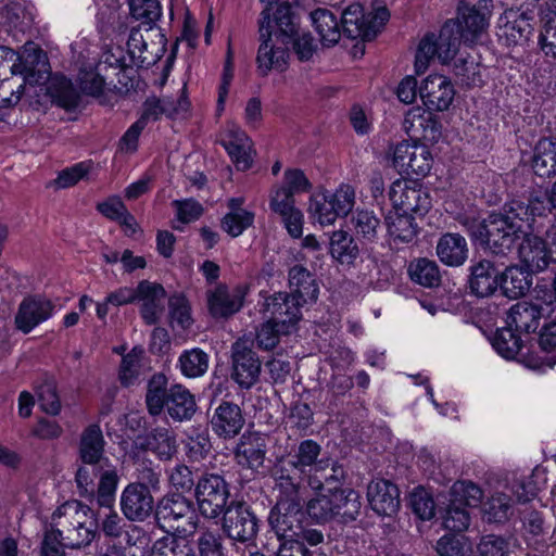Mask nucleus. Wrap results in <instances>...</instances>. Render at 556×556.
I'll return each mask as SVG.
<instances>
[{
	"mask_svg": "<svg viewBox=\"0 0 556 556\" xmlns=\"http://www.w3.org/2000/svg\"><path fill=\"white\" fill-rule=\"evenodd\" d=\"M178 367L187 378L201 377L208 368V355L198 348L186 350L178 358Z\"/></svg>",
	"mask_w": 556,
	"mask_h": 556,
	"instance_id": "49",
	"label": "nucleus"
},
{
	"mask_svg": "<svg viewBox=\"0 0 556 556\" xmlns=\"http://www.w3.org/2000/svg\"><path fill=\"white\" fill-rule=\"evenodd\" d=\"M352 224L356 236L367 241L376 239L380 222L372 212L367 210L357 211L353 215Z\"/></svg>",
	"mask_w": 556,
	"mask_h": 556,
	"instance_id": "60",
	"label": "nucleus"
},
{
	"mask_svg": "<svg viewBox=\"0 0 556 556\" xmlns=\"http://www.w3.org/2000/svg\"><path fill=\"white\" fill-rule=\"evenodd\" d=\"M311 18L324 46H333L339 42L342 26L341 21L338 20V14L327 9H317L312 12Z\"/></svg>",
	"mask_w": 556,
	"mask_h": 556,
	"instance_id": "38",
	"label": "nucleus"
},
{
	"mask_svg": "<svg viewBox=\"0 0 556 556\" xmlns=\"http://www.w3.org/2000/svg\"><path fill=\"white\" fill-rule=\"evenodd\" d=\"M413 511L422 520H430L435 515V503L431 494L424 488H416L409 496Z\"/></svg>",
	"mask_w": 556,
	"mask_h": 556,
	"instance_id": "63",
	"label": "nucleus"
},
{
	"mask_svg": "<svg viewBox=\"0 0 556 556\" xmlns=\"http://www.w3.org/2000/svg\"><path fill=\"white\" fill-rule=\"evenodd\" d=\"M53 308L51 301L45 298H26L18 306L15 315V326L23 333H29L38 325L48 320L53 315Z\"/></svg>",
	"mask_w": 556,
	"mask_h": 556,
	"instance_id": "25",
	"label": "nucleus"
},
{
	"mask_svg": "<svg viewBox=\"0 0 556 556\" xmlns=\"http://www.w3.org/2000/svg\"><path fill=\"white\" fill-rule=\"evenodd\" d=\"M532 168L539 177L556 175V140L542 138L533 150Z\"/></svg>",
	"mask_w": 556,
	"mask_h": 556,
	"instance_id": "41",
	"label": "nucleus"
},
{
	"mask_svg": "<svg viewBox=\"0 0 556 556\" xmlns=\"http://www.w3.org/2000/svg\"><path fill=\"white\" fill-rule=\"evenodd\" d=\"M243 197L230 198L227 201L228 212L220 220L222 229L232 238L241 236L254 225L255 212L244 207Z\"/></svg>",
	"mask_w": 556,
	"mask_h": 556,
	"instance_id": "29",
	"label": "nucleus"
},
{
	"mask_svg": "<svg viewBox=\"0 0 556 556\" xmlns=\"http://www.w3.org/2000/svg\"><path fill=\"white\" fill-rule=\"evenodd\" d=\"M455 93L451 79L441 74L428 75L419 86V96L425 106L438 112L450 109Z\"/></svg>",
	"mask_w": 556,
	"mask_h": 556,
	"instance_id": "19",
	"label": "nucleus"
},
{
	"mask_svg": "<svg viewBox=\"0 0 556 556\" xmlns=\"http://www.w3.org/2000/svg\"><path fill=\"white\" fill-rule=\"evenodd\" d=\"M290 296L302 304L316 302L319 287L313 275L302 266H294L289 271Z\"/></svg>",
	"mask_w": 556,
	"mask_h": 556,
	"instance_id": "32",
	"label": "nucleus"
},
{
	"mask_svg": "<svg viewBox=\"0 0 556 556\" xmlns=\"http://www.w3.org/2000/svg\"><path fill=\"white\" fill-rule=\"evenodd\" d=\"M331 200L328 198V189L319 188L308 199L307 214L313 223L320 226H331L338 219L333 211Z\"/></svg>",
	"mask_w": 556,
	"mask_h": 556,
	"instance_id": "42",
	"label": "nucleus"
},
{
	"mask_svg": "<svg viewBox=\"0 0 556 556\" xmlns=\"http://www.w3.org/2000/svg\"><path fill=\"white\" fill-rule=\"evenodd\" d=\"M232 378L242 388H251L258 379L261 363L256 354L244 346L242 342H236L232 346Z\"/></svg>",
	"mask_w": 556,
	"mask_h": 556,
	"instance_id": "26",
	"label": "nucleus"
},
{
	"mask_svg": "<svg viewBox=\"0 0 556 556\" xmlns=\"http://www.w3.org/2000/svg\"><path fill=\"white\" fill-rule=\"evenodd\" d=\"M321 446L314 440L307 439L299 443V445L286 457L279 459L274 469V475L280 466L287 468L290 477V469L298 471L302 476L316 477L318 472L326 470L330 463L329 458L320 457Z\"/></svg>",
	"mask_w": 556,
	"mask_h": 556,
	"instance_id": "12",
	"label": "nucleus"
},
{
	"mask_svg": "<svg viewBox=\"0 0 556 556\" xmlns=\"http://www.w3.org/2000/svg\"><path fill=\"white\" fill-rule=\"evenodd\" d=\"M501 275L492 262L483 260L471 266L469 286L478 296H489L500 287Z\"/></svg>",
	"mask_w": 556,
	"mask_h": 556,
	"instance_id": "33",
	"label": "nucleus"
},
{
	"mask_svg": "<svg viewBox=\"0 0 556 556\" xmlns=\"http://www.w3.org/2000/svg\"><path fill=\"white\" fill-rule=\"evenodd\" d=\"M393 210L425 215L431 208V197L426 187L417 180L400 178L393 181L389 193Z\"/></svg>",
	"mask_w": 556,
	"mask_h": 556,
	"instance_id": "11",
	"label": "nucleus"
},
{
	"mask_svg": "<svg viewBox=\"0 0 556 556\" xmlns=\"http://www.w3.org/2000/svg\"><path fill=\"white\" fill-rule=\"evenodd\" d=\"M17 73L29 87L39 85L49 77V63L47 54L33 42L24 45L17 53Z\"/></svg>",
	"mask_w": 556,
	"mask_h": 556,
	"instance_id": "21",
	"label": "nucleus"
},
{
	"mask_svg": "<svg viewBox=\"0 0 556 556\" xmlns=\"http://www.w3.org/2000/svg\"><path fill=\"white\" fill-rule=\"evenodd\" d=\"M105 441L102 430L98 425L88 426L81 433L79 442V455L86 464H103L106 458H103Z\"/></svg>",
	"mask_w": 556,
	"mask_h": 556,
	"instance_id": "37",
	"label": "nucleus"
},
{
	"mask_svg": "<svg viewBox=\"0 0 556 556\" xmlns=\"http://www.w3.org/2000/svg\"><path fill=\"white\" fill-rule=\"evenodd\" d=\"M169 318L172 325L186 330L193 324L191 306L188 299L181 294L176 293L168 299Z\"/></svg>",
	"mask_w": 556,
	"mask_h": 556,
	"instance_id": "56",
	"label": "nucleus"
},
{
	"mask_svg": "<svg viewBox=\"0 0 556 556\" xmlns=\"http://www.w3.org/2000/svg\"><path fill=\"white\" fill-rule=\"evenodd\" d=\"M389 18L390 13L384 5L376 7L372 15H366L359 3H353L341 13L342 31L349 38L368 40L377 35Z\"/></svg>",
	"mask_w": 556,
	"mask_h": 556,
	"instance_id": "8",
	"label": "nucleus"
},
{
	"mask_svg": "<svg viewBox=\"0 0 556 556\" xmlns=\"http://www.w3.org/2000/svg\"><path fill=\"white\" fill-rule=\"evenodd\" d=\"M229 496V486L219 475H205L195 485L199 510L206 518H217L225 514Z\"/></svg>",
	"mask_w": 556,
	"mask_h": 556,
	"instance_id": "10",
	"label": "nucleus"
},
{
	"mask_svg": "<svg viewBox=\"0 0 556 556\" xmlns=\"http://www.w3.org/2000/svg\"><path fill=\"white\" fill-rule=\"evenodd\" d=\"M47 91L52 101L65 110H72L78 105L79 96L71 80L64 76L52 77L47 87Z\"/></svg>",
	"mask_w": 556,
	"mask_h": 556,
	"instance_id": "45",
	"label": "nucleus"
},
{
	"mask_svg": "<svg viewBox=\"0 0 556 556\" xmlns=\"http://www.w3.org/2000/svg\"><path fill=\"white\" fill-rule=\"evenodd\" d=\"M481 498V489L470 481H457L451 489V501L465 507L477 506Z\"/></svg>",
	"mask_w": 556,
	"mask_h": 556,
	"instance_id": "58",
	"label": "nucleus"
},
{
	"mask_svg": "<svg viewBox=\"0 0 556 556\" xmlns=\"http://www.w3.org/2000/svg\"><path fill=\"white\" fill-rule=\"evenodd\" d=\"M27 86L29 85L22 78H0V106L5 108L16 104Z\"/></svg>",
	"mask_w": 556,
	"mask_h": 556,
	"instance_id": "64",
	"label": "nucleus"
},
{
	"mask_svg": "<svg viewBox=\"0 0 556 556\" xmlns=\"http://www.w3.org/2000/svg\"><path fill=\"white\" fill-rule=\"evenodd\" d=\"M29 22L24 8L18 3H10L0 12V27L14 36L16 33H24Z\"/></svg>",
	"mask_w": 556,
	"mask_h": 556,
	"instance_id": "55",
	"label": "nucleus"
},
{
	"mask_svg": "<svg viewBox=\"0 0 556 556\" xmlns=\"http://www.w3.org/2000/svg\"><path fill=\"white\" fill-rule=\"evenodd\" d=\"M142 354V349L134 348L128 354L123 356L119 369V379L122 384L128 387L134 384L138 379Z\"/></svg>",
	"mask_w": 556,
	"mask_h": 556,
	"instance_id": "61",
	"label": "nucleus"
},
{
	"mask_svg": "<svg viewBox=\"0 0 556 556\" xmlns=\"http://www.w3.org/2000/svg\"><path fill=\"white\" fill-rule=\"evenodd\" d=\"M437 254L443 264L455 267L460 266L468 256L467 242L458 233H445L438 241Z\"/></svg>",
	"mask_w": 556,
	"mask_h": 556,
	"instance_id": "35",
	"label": "nucleus"
},
{
	"mask_svg": "<svg viewBox=\"0 0 556 556\" xmlns=\"http://www.w3.org/2000/svg\"><path fill=\"white\" fill-rule=\"evenodd\" d=\"M510 507V498L507 495L495 493L484 504V518L489 522H503L508 519Z\"/></svg>",
	"mask_w": 556,
	"mask_h": 556,
	"instance_id": "62",
	"label": "nucleus"
},
{
	"mask_svg": "<svg viewBox=\"0 0 556 556\" xmlns=\"http://www.w3.org/2000/svg\"><path fill=\"white\" fill-rule=\"evenodd\" d=\"M146 556H195L192 546L182 538L167 534L155 540Z\"/></svg>",
	"mask_w": 556,
	"mask_h": 556,
	"instance_id": "44",
	"label": "nucleus"
},
{
	"mask_svg": "<svg viewBox=\"0 0 556 556\" xmlns=\"http://www.w3.org/2000/svg\"><path fill=\"white\" fill-rule=\"evenodd\" d=\"M542 313L541 308L528 302H519L510 307L507 313L506 324L515 331L532 332L539 327Z\"/></svg>",
	"mask_w": 556,
	"mask_h": 556,
	"instance_id": "36",
	"label": "nucleus"
},
{
	"mask_svg": "<svg viewBox=\"0 0 556 556\" xmlns=\"http://www.w3.org/2000/svg\"><path fill=\"white\" fill-rule=\"evenodd\" d=\"M491 342L493 349L506 359L515 358L521 349V340L510 326L498 329Z\"/></svg>",
	"mask_w": 556,
	"mask_h": 556,
	"instance_id": "53",
	"label": "nucleus"
},
{
	"mask_svg": "<svg viewBox=\"0 0 556 556\" xmlns=\"http://www.w3.org/2000/svg\"><path fill=\"white\" fill-rule=\"evenodd\" d=\"M161 528L182 535L192 534L198 528V516L189 500L180 494L164 497L156 509Z\"/></svg>",
	"mask_w": 556,
	"mask_h": 556,
	"instance_id": "7",
	"label": "nucleus"
},
{
	"mask_svg": "<svg viewBox=\"0 0 556 556\" xmlns=\"http://www.w3.org/2000/svg\"><path fill=\"white\" fill-rule=\"evenodd\" d=\"M169 388L163 374H155L148 382L146 402L150 414L159 415L167 404Z\"/></svg>",
	"mask_w": 556,
	"mask_h": 556,
	"instance_id": "47",
	"label": "nucleus"
},
{
	"mask_svg": "<svg viewBox=\"0 0 556 556\" xmlns=\"http://www.w3.org/2000/svg\"><path fill=\"white\" fill-rule=\"evenodd\" d=\"M498 40L508 47L525 45L532 35L533 27L528 13L519 9H507L496 23Z\"/></svg>",
	"mask_w": 556,
	"mask_h": 556,
	"instance_id": "17",
	"label": "nucleus"
},
{
	"mask_svg": "<svg viewBox=\"0 0 556 556\" xmlns=\"http://www.w3.org/2000/svg\"><path fill=\"white\" fill-rule=\"evenodd\" d=\"M328 198L338 218L346 217L356 204V190L351 184L341 182L333 191L328 190Z\"/></svg>",
	"mask_w": 556,
	"mask_h": 556,
	"instance_id": "54",
	"label": "nucleus"
},
{
	"mask_svg": "<svg viewBox=\"0 0 556 556\" xmlns=\"http://www.w3.org/2000/svg\"><path fill=\"white\" fill-rule=\"evenodd\" d=\"M153 506L150 490L140 483H129L122 492L121 508L128 520H144L152 513Z\"/></svg>",
	"mask_w": 556,
	"mask_h": 556,
	"instance_id": "24",
	"label": "nucleus"
},
{
	"mask_svg": "<svg viewBox=\"0 0 556 556\" xmlns=\"http://www.w3.org/2000/svg\"><path fill=\"white\" fill-rule=\"evenodd\" d=\"M56 526L66 529L63 535L64 545L68 548H80L90 544L96 534V522L92 510L77 501H70L56 508L52 515Z\"/></svg>",
	"mask_w": 556,
	"mask_h": 556,
	"instance_id": "5",
	"label": "nucleus"
},
{
	"mask_svg": "<svg viewBox=\"0 0 556 556\" xmlns=\"http://www.w3.org/2000/svg\"><path fill=\"white\" fill-rule=\"evenodd\" d=\"M329 252L341 265H352L358 257L359 249L348 231L339 229L331 232Z\"/></svg>",
	"mask_w": 556,
	"mask_h": 556,
	"instance_id": "43",
	"label": "nucleus"
},
{
	"mask_svg": "<svg viewBox=\"0 0 556 556\" xmlns=\"http://www.w3.org/2000/svg\"><path fill=\"white\" fill-rule=\"evenodd\" d=\"M166 409L168 415L178 421L189 420L197 410L194 396L182 384H173L169 388Z\"/></svg>",
	"mask_w": 556,
	"mask_h": 556,
	"instance_id": "34",
	"label": "nucleus"
},
{
	"mask_svg": "<svg viewBox=\"0 0 556 556\" xmlns=\"http://www.w3.org/2000/svg\"><path fill=\"white\" fill-rule=\"evenodd\" d=\"M166 291L162 285L142 280L138 283V298L140 314L148 325L159 323L164 314V301Z\"/></svg>",
	"mask_w": 556,
	"mask_h": 556,
	"instance_id": "27",
	"label": "nucleus"
},
{
	"mask_svg": "<svg viewBox=\"0 0 556 556\" xmlns=\"http://www.w3.org/2000/svg\"><path fill=\"white\" fill-rule=\"evenodd\" d=\"M296 33V18L290 5L281 4L274 17L263 11L260 24L261 45L257 51V70L262 76L269 72H283L288 66L289 45Z\"/></svg>",
	"mask_w": 556,
	"mask_h": 556,
	"instance_id": "2",
	"label": "nucleus"
},
{
	"mask_svg": "<svg viewBox=\"0 0 556 556\" xmlns=\"http://www.w3.org/2000/svg\"><path fill=\"white\" fill-rule=\"evenodd\" d=\"M367 498L371 509L380 516H392L400 508L399 489L389 480H372L367 488Z\"/></svg>",
	"mask_w": 556,
	"mask_h": 556,
	"instance_id": "28",
	"label": "nucleus"
},
{
	"mask_svg": "<svg viewBox=\"0 0 556 556\" xmlns=\"http://www.w3.org/2000/svg\"><path fill=\"white\" fill-rule=\"evenodd\" d=\"M543 27L539 36V47L547 58L556 59V5L543 11Z\"/></svg>",
	"mask_w": 556,
	"mask_h": 556,
	"instance_id": "50",
	"label": "nucleus"
},
{
	"mask_svg": "<svg viewBox=\"0 0 556 556\" xmlns=\"http://www.w3.org/2000/svg\"><path fill=\"white\" fill-rule=\"evenodd\" d=\"M485 68L471 55L459 58L455 63V74L468 86H480L483 83Z\"/></svg>",
	"mask_w": 556,
	"mask_h": 556,
	"instance_id": "57",
	"label": "nucleus"
},
{
	"mask_svg": "<svg viewBox=\"0 0 556 556\" xmlns=\"http://www.w3.org/2000/svg\"><path fill=\"white\" fill-rule=\"evenodd\" d=\"M492 11V0H479L473 5L459 8L457 18L453 21L457 35L465 42H476L488 30Z\"/></svg>",
	"mask_w": 556,
	"mask_h": 556,
	"instance_id": "14",
	"label": "nucleus"
},
{
	"mask_svg": "<svg viewBox=\"0 0 556 556\" xmlns=\"http://www.w3.org/2000/svg\"><path fill=\"white\" fill-rule=\"evenodd\" d=\"M392 165L400 174L424 178L432 169L433 155L427 144L404 140L392 150Z\"/></svg>",
	"mask_w": 556,
	"mask_h": 556,
	"instance_id": "9",
	"label": "nucleus"
},
{
	"mask_svg": "<svg viewBox=\"0 0 556 556\" xmlns=\"http://www.w3.org/2000/svg\"><path fill=\"white\" fill-rule=\"evenodd\" d=\"M301 303L294 301L289 293L277 292L265 298L262 305L263 319H269L280 327L283 334H291L298 330L302 319Z\"/></svg>",
	"mask_w": 556,
	"mask_h": 556,
	"instance_id": "13",
	"label": "nucleus"
},
{
	"mask_svg": "<svg viewBox=\"0 0 556 556\" xmlns=\"http://www.w3.org/2000/svg\"><path fill=\"white\" fill-rule=\"evenodd\" d=\"M403 129L408 136L416 137V140L425 144H437L442 139L440 119L421 106H414L407 111Z\"/></svg>",
	"mask_w": 556,
	"mask_h": 556,
	"instance_id": "16",
	"label": "nucleus"
},
{
	"mask_svg": "<svg viewBox=\"0 0 556 556\" xmlns=\"http://www.w3.org/2000/svg\"><path fill=\"white\" fill-rule=\"evenodd\" d=\"M211 424L216 434L227 439L233 438L240 432L244 425V418L237 404L223 402L215 409Z\"/></svg>",
	"mask_w": 556,
	"mask_h": 556,
	"instance_id": "30",
	"label": "nucleus"
},
{
	"mask_svg": "<svg viewBox=\"0 0 556 556\" xmlns=\"http://www.w3.org/2000/svg\"><path fill=\"white\" fill-rule=\"evenodd\" d=\"M76 81L84 96L91 97L101 104H108L115 93L113 81H106L100 71V64L80 67Z\"/></svg>",
	"mask_w": 556,
	"mask_h": 556,
	"instance_id": "22",
	"label": "nucleus"
},
{
	"mask_svg": "<svg viewBox=\"0 0 556 556\" xmlns=\"http://www.w3.org/2000/svg\"><path fill=\"white\" fill-rule=\"evenodd\" d=\"M248 288L237 286L229 288L226 285H217L206 292L208 313L213 318H228L238 313L244 303Z\"/></svg>",
	"mask_w": 556,
	"mask_h": 556,
	"instance_id": "18",
	"label": "nucleus"
},
{
	"mask_svg": "<svg viewBox=\"0 0 556 556\" xmlns=\"http://www.w3.org/2000/svg\"><path fill=\"white\" fill-rule=\"evenodd\" d=\"M146 450L151 451L161 459H168L176 452V444L169 431L160 428L151 431L142 443Z\"/></svg>",
	"mask_w": 556,
	"mask_h": 556,
	"instance_id": "52",
	"label": "nucleus"
},
{
	"mask_svg": "<svg viewBox=\"0 0 556 556\" xmlns=\"http://www.w3.org/2000/svg\"><path fill=\"white\" fill-rule=\"evenodd\" d=\"M408 274L413 281L428 288L439 286L441 276L434 261L419 258L409 264Z\"/></svg>",
	"mask_w": 556,
	"mask_h": 556,
	"instance_id": "51",
	"label": "nucleus"
},
{
	"mask_svg": "<svg viewBox=\"0 0 556 556\" xmlns=\"http://www.w3.org/2000/svg\"><path fill=\"white\" fill-rule=\"evenodd\" d=\"M531 273L527 267L509 266L501 275L500 288L510 299L522 296L532 285Z\"/></svg>",
	"mask_w": 556,
	"mask_h": 556,
	"instance_id": "39",
	"label": "nucleus"
},
{
	"mask_svg": "<svg viewBox=\"0 0 556 556\" xmlns=\"http://www.w3.org/2000/svg\"><path fill=\"white\" fill-rule=\"evenodd\" d=\"M440 556H469L472 544L465 535H444L437 544Z\"/></svg>",
	"mask_w": 556,
	"mask_h": 556,
	"instance_id": "59",
	"label": "nucleus"
},
{
	"mask_svg": "<svg viewBox=\"0 0 556 556\" xmlns=\"http://www.w3.org/2000/svg\"><path fill=\"white\" fill-rule=\"evenodd\" d=\"M265 438L257 432L244 433L236 448L238 464L251 469L261 467L266 454Z\"/></svg>",
	"mask_w": 556,
	"mask_h": 556,
	"instance_id": "31",
	"label": "nucleus"
},
{
	"mask_svg": "<svg viewBox=\"0 0 556 556\" xmlns=\"http://www.w3.org/2000/svg\"><path fill=\"white\" fill-rule=\"evenodd\" d=\"M268 205L270 211L278 215L287 232L292 238H300L303 233L304 215L295 205L294 195L285 190L283 186L275 185L269 191Z\"/></svg>",
	"mask_w": 556,
	"mask_h": 556,
	"instance_id": "15",
	"label": "nucleus"
},
{
	"mask_svg": "<svg viewBox=\"0 0 556 556\" xmlns=\"http://www.w3.org/2000/svg\"><path fill=\"white\" fill-rule=\"evenodd\" d=\"M540 353L533 367L543 369L552 368L556 364V321L544 326L539 338Z\"/></svg>",
	"mask_w": 556,
	"mask_h": 556,
	"instance_id": "48",
	"label": "nucleus"
},
{
	"mask_svg": "<svg viewBox=\"0 0 556 556\" xmlns=\"http://www.w3.org/2000/svg\"><path fill=\"white\" fill-rule=\"evenodd\" d=\"M220 143L238 170H247L252 166V141L238 126H227L220 135Z\"/></svg>",
	"mask_w": 556,
	"mask_h": 556,
	"instance_id": "23",
	"label": "nucleus"
},
{
	"mask_svg": "<svg viewBox=\"0 0 556 556\" xmlns=\"http://www.w3.org/2000/svg\"><path fill=\"white\" fill-rule=\"evenodd\" d=\"M460 37L455 34V23L446 22L439 34H427L420 40L415 55V72L422 74L432 59L447 64L456 55Z\"/></svg>",
	"mask_w": 556,
	"mask_h": 556,
	"instance_id": "6",
	"label": "nucleus"
},
{
	"mask_svg": "<svg viewBox=\"0 0 556 556\" xmlns=\"http://www.w3.org/2000/svg\"><path fill=\"white\" fill-rule=\"evenodd\" d=\"M386 225L390 240L395 245L410 242L417 233L413 216L396 210L389 212Z\"/></svg>",
	"mask_w": 556,
	"mask_h": 556,
	"instance_id": "40",
	"label": "nucleus"
},
{
	"mask_svg": "<svg viewBox=\"0 0 556 556\" xmlns=\"http://www.w3.org/2000/svg\"><path fill=\"white\" fill-rule=\"evenodd\" d=\"M100 468L101 473L98 485V503L101 506L110 508L114 503L119 477L116 468L110 464L109 459H105V462L101 464Z\"/></svg>",
	"mask_w": 556,
	"mask_h": 556,
	"instance_id": "46",
	"label": "nucleus"
},
{
	"mask_svg": "<svg viewBox=\"0 0 556 556\" xmlns=\"http://www.w3.org/2000/svg\"><path fill=\"white\" fill-rule=\"evenodd\" d=\"M280 466L275 473L277 501L269 514V525L277 536L285 541L296 538L302 520L303 494L300 483Z\"/></svg>",
	"mask_w": 556,
	"mask_h": 556,
	"instance_id": "3",
	"label": "nucleus"
},
{
	"mask_svg": "<svg viewBox=\"0 0 556 556\" xmlns=\"http://www.w3.org/2000/svg\"><path fill=\"white\" fill-rule=\"evenodd\" d=\"M223 527L230 539L240 542L253 540L258 530L256 517L241 503H231L227 507Z\"/></svg>",
	"mask_w": 556,
	"mask_h": 556,
	"instance_id": "20",
	"label": "nucleus"
},
{
	"mask_svg": "<svg viewBox=\"0 0 556 556\" xmlns=\"http://www.w3.org/2000/svg\"><path fill=\"white\" fill-rule=\"evenodd\" d=\"M548 214L549 207L539 197H530L527 201L511 200L483 219L475 236L495 253L509 251L522 237L518 248L520 262L531 271H542L551 262H556L555 254L543 238L527 235L526 229L534 230L536 218Z\"/></svg>",
	"mask_w": 556,
	"mask_h": 556,
	"instance_id": "1",
	"label": "nucleus"
},
{
	"mask_svg": "<svg viewBox=\"0 0 556 556\" xmlns=\"http://www.w3.org/2000/svg\"><path fill=\"white\" fill-rule=\"evenodd\" d=\"M316 495L307 501L306 513L316 522H326L334 517L343 521L354 520L361 509L359 494L352 489H326L317 477L307 480Z\"/></svg>",
	"mask_w": 556,
	"mask_h": 556,
	"instance_id": "4",
	"label": "nucleus"
}]
</instances>
